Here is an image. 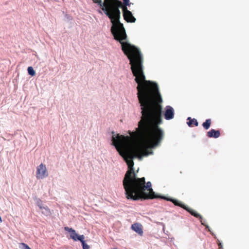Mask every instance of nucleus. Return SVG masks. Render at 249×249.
Masks as SVG:
<instances>
[{
    "label": "nucleus",
    "instance_id": "17",
    "mask_svg": "<svg viewBox=\"0 0 249 249\" xmlns=\"http://www.w3.org/2000/svg\"><path fill=\"white\" fill-rule=\"evenodd\" d=\"M131 3L129 2V0H125V7H127V6H129Z\"/></svg>",
    "mask_w": 249,
    "mask_h": 249
},
{
    "label": "nucleus",
    "instance_id": "12",
    "mask_svg": "<svg viewBox=\"0 0 249 249\" xmlns=\"http://www.w3.org/2000/svg\"><path fill=\"white\" fill-rule=\"evenodd\" d=\"M187 120L189 121L187 123L189 126H198V123L196 119H192L191 117H188Z\"/></svg>",
    "mask_w": 249,
    "mask_h": 249
},
{
    "label": "nucleus",
    "instance_id": "3",
    "mask_svg": "<svg viewBox=\"0 0 249 249\" xmlns=\"http://www.w3.org/2000/svg\"><path fill=\"white\" fill-rule=\"evenodd\" d=\"M110 144L113 146L120 156L124 161V135L111 132Z\"/></svg>",
    "mask_w": 249,
    "mask_h": 249
},
{
    "label": "nucleus",
    "instance_id": "16",
    "mask_svg": "<svg viewBox=\"0 0 249 249\" xmlns=\"http://www.w3.org/2000/svg\"><path fill=\"white\" fill-rule=\"evenodd\" d=\"M19 247L21 249H31L27 244L24 243H20Z\"/></svg>",
    "mask_w": 249,
    "mask_h": 249
},
{
    "label": "nucleus",
    "instance_id": "2",
    "mask_svg": "<svg viewBox=\"0 0 249 249\" xmlns=\"http://www.w3.org/2000/svg\"><path fill=\"white\" fill-rule=\"evenodd\" d=\"M97 3L110 19L112 25L110 31L114 39L121 44L122 52L124 54V27L120 21V11L122 9V16L124 19V0H108L106 3L102 0H92Z\"/></svg>",
    "mask_w": 249,
    "mask_h": 249
},
{
    "label": "nucleus",
    "instance_id": "19",
    "mask_svg": "<svg viewBox=\"0 0 249 249\" xmlns=\"http://www.w3.org/2000/svg\"><path fill=\"white\" fill-rule=\"evenodd\" d=\"M2 218L1 217V216H0V223L2 222Z\"/></svg>",
    "mask_w": 249,
    "mask_h": 249
},
{
    "label": "nucleus",
    "instance_id": "9",
    "mask_svg": "<svg viewBox=\"0 0 249 249\" xmlns=\"http://www.w3.org/2000/svg\"><path fill=\"white\" fill-rule=\"evenodd\" d=\"M132 229L140 235L143 234L142 225L140 223H134L131 226Z\"/></svg>",
    "mask_w": 249,
    "mask_h": 249
},
{
    "label": "nucleus",
    "instance_id": "15",
    "mask_svg": "<svg viewBox=\"0 0 249 249\" xmlns=\"http://www.w3.org/2000/svg\"><path fill=\"white\" fill-rule=\"evenodd\" d=\"M27 71L29 75L34 76L36 75V71L32 66H29L27 68Z\"/></svg>",
    "mask_w": 249,
    "mask_h": 249
},
{
    "label": "nucleus",
    "instance_id": "20",
    "mask_svg": "<svg viewBox=\"0 0 249 249\" xmlns=\"http://www.w3.org/2000/svg\"><path fill=\"white\" fill-rule=\"evenodd\" d=\"M117 249L116 248H113V249Z\"/></svg>",
    "mask_w": 249,
    "mask_h": 249
},
{
    "label": "nucleus",
    "instance_id": "14",
    "mask_svg": "<svg viewBox=\"0 0 249 249\" xmlns=\"http://www.w3.org/2000/svg\"><path fill=\"white\" fill-rule=\"evenodd\" d=\"M211 124V120L210 119H208L202 124V126L205 130H208L210 127Z\"/></svg>",
    "mask_w": 249,
    "mask_h": 249
},
{
    "label": "nucleus",
    "instance_id": "13",
    "mask_svg": "<svg viewBox=\"0 0 249 249\" xmlns=\"http://www.w3.org/2000/svg\"><path fill=\"white\" fill-rule=\"evenodd\" d=\"M40 210H41L42 213L45 216H48L51 214L50 210L47 206H44Z\"/></svg>",
    "mask_w": 249,
    "mask_h": 249
},
{
    "label": "nucleus",
    "instance_id": "5",
    "mask_svg": "<svg viewBox=\"0 0 249 249\" xmlns=\"http://www.w3.org/2000/svg\"><path fill=\"white\" fill-rule=\"evenodd\" d=\"M64 230L70 233V238L73 241L76 242L80 241L81 242L83 249H89L90 247L86 243L84 235L78 234L72 228L65 227Z\"/></svg>",
    "mask_w": 249,
    "mask_h": 249
},
{
    "label": "nucleus",
    "instance_id": "18",
    "mask_svg": "<svg viewBox=\"0 0 249 249\" xmlns=\"http://www.w3.org/2000/svg\"><path fill=\"white\" fill-rule=\"evenodd\" d=\"M122 183H123V187L124 188V178L123 179Z\"/></svg>",
    "mask_w": 249,
    "mask_h": 249
},
{
    "label": "nucleus",
    "instance_id": "7",
    "mask_svg": "<svg viewBox=\"0 0 249 249\" xmlns=\"http://www.w3.org/2000/svg\"><path fill=\"white\" fill-rule=\"evenodd\" d=\"M174 117V110L173 108L167 106L166 107V110L164 113V118L166 120H169L172 119Z\"/></svg>",
    "mask_w": 249,
    "mask_h": 249
},
{
    "label": "nucleus",
    "instance_id": "4",
    "mask_svg": "<svg viewBox=\"0 0 249 249\" xmlns=\"http://www.w3.org/2000/svg\"><path fill=\"white\" fill-rule=\"evenodd\" d=\"M161 198L172 202L175 205L180 207L181 208L186 210L191 215H193L196 218H198L200 221L201 224L205 226L206 229H208L209 226L205 223L204 221L202 219V216L198 213L195 211L194 210L182 204L180 201H178V200L173 198H169L166 197H162Z\"/></svg>",
    "mask_w": 249,
    "mask_h": 249
},
{
    "label": "nucleus",
    "instance_id": "1",
    "mask_svg": "<svg viewBox=\"0 0 249 249\" xmlns=\"http://www.w3.org/2000/svg\"><path fill=\"white\" fill-rule=\"evenodd\" d=\"M137 96L142 110V117L138 127L134 132L128 131L125 136V162L128 170L125 173V195L133 200L158 198L150 181L145 178H137L134 162L128 159L127 142L130 139L135 143L131 153L133 156L141 158L152 153L149 148L158 146L163 139L164 133L159 127L162 123V99L158 87H137Z\"/></svg>",
    "mask_w": 249,
    "mask_h": 249
},
{
    "label": "nucleus",
    "instance_id": "10",
    "mask_svg": "<svg viewBox=\"0 0 249 249\" xmlns=\"http://www.w3.org/2000/svg\"><path fill=\"white\" fill-rule=\"evenodd\" d=\"M207 136L209 138H217L220 136V131L212 129L209 131L207 132Z\"/></svg>",
    "mask_w": 249,
    "mask_h": 249
},
{
    "label": "nucleus",
    "instance_id": "6",
    "mask_svg": "<svg viewBox=\"0 0 249 249\" xmlns=\"http://www.w3.org/2000/svg\"><path fill=\"white\" fill-rule=\"evenodd\" d=\"M48 176V174L45 165L41 163L36 169V178L38 179H43Z\"/></svg>",
    "mask_w": 249,
    "mask_h": 249
},
{
    "label": "nucleus",
    "instance_id": "11",
    "mask_svg": "<svg viewBox=\"0 0 249 249\" xmlns=\"http://www.w3.org/2000/svg\"><path fill=\"white\" fill-rule=\"evenodd\" d=\"M33 199L35 202V204L39 207V209L44 207L42 201L36 196H33Z\"/></svg>",
    "mask_w": 249,
    "mask_h": 249
},
{
    "label": "nucleus",
    "instance_id": "8",
    "mask_svg": "<svg viewBox=\"0 0 249 249\" xmlns=\"http://www.w3.org/2000/svg\"><path fill=\"white\" fill-rule=\"evenodd\" d=\"M136 20V18L133 16L131 12L125 7V21L130 23H134Z\"/></svg>",
    "mask_w": 249,
    "mask_h": 249
}]
</instances>
